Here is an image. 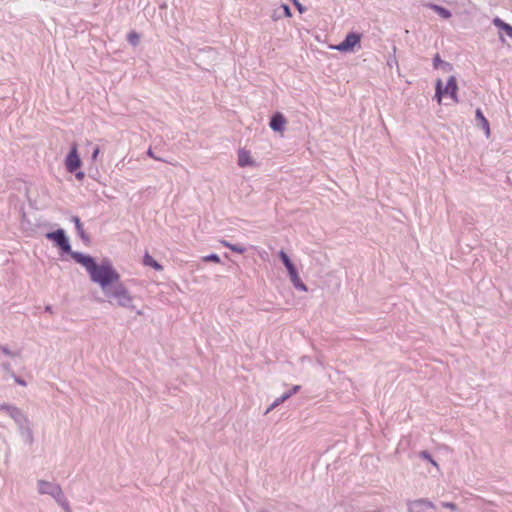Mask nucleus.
<instances>
[{"label":"nucleus","instance_id":"f257e3e1","mask_svg":"<svg viewBox=\"0 0 512 512\" xmlns=\"http://www.w3.org/2000/svg\"><path fill=\"white\" fill-rule=\"evenodd\" d=\"M72 257L77 263L85 267L91 280L99 284L103 291L107 292L108 287L119 282L120 275L109 260L105 259L97 264L91 256L78 252L73 253Z\"/></svg>","mask_w":512,"mask_h":512},{"label":"nucleus","instance_id":"f03ea898","mask_svg":"<svg viewBox=\"0 0 512 512\" xmlns=\"http://www.w3.org/2000/svg\"><path fill=\"white\" fill-rule=\"evenodd\" d=\"M457 90H458L457 81L454 76H451L448 79L445 88H443L442 81L437 80L435 98L437 99V102L439 104H441L442 98L449 96L453 100V102L457 103L459 101L458 96H457Z\"/></svg>","mask_w":512,"mask_h":512},{"label":"nucleus","instance_id":"7ed1b4c3","mask_svg":"<svg viewBox=\"0 0 512 512\" xmlns=\"http://www.w3.org/2000/svg\"><path fill=\"white\" fill-rule=\"evenodd\" d=\"M279 257L282 260L286 269L288 270L290 280L293 283V285L295 286V288H297L301 291H307V286L301 280L298 272L296 271L294 264L291 262L288 255L284 251H280Z\"/></svg>","mask_w":512,"mask_h":512},{"label":"nucleus","instance_id":"20e7f679","mask_svg":"<svg viewBox=\"0 0 512 512\" xmlns=\"http://www.w3.org/2000/svg\"><path fill=\"white\" fill-rule=\"evenodd\" d=\"M279 257L282 260L286 269L288 270L290 280L293 283V285L295 286V288H297L301 291H307V286L301 280L298 272L296 271L294 264L291 262L288 255L284 251H280Z\"/></svg>","mask_w":512,"mask_h":512},{"label":"nucleus","instance_id":"39448f33","mask_svg":"<svg viewBox=\"0 0 512 512\" xmlns=\"http://www.w3.org/2000/svg\"><path fill=\"white\" fill-rule=\"evenodd\" d=\"M111 292H106L108 295L113 297L117 304L123 307L128 306L132 302V297L129 294L127 288L119 281L115 283Z\"/></svg>","mask_w":512,"mask_h":512},{"label":"nucleus","instance_id":"423d86ee","mask_svg":"<svg viewBox=\"0 0 512 512\" xmlns=\"http://www.w3.org/2000/svg\"><path fill=\"white\" fill-rule=\"evenodd\" d=\"M361 35L358 33H349L344 41L339 43L338 45L333 46L332 48L338 50L340 52H350L353 51L356 46L360 44Z\"/></svg>","mask_w":512,"mask_h":512},{"label":"nucleus","instance_id":"0eeeda50","mask_svg":"<svg viewBox=\"0 0 512 512\" xmlns=\"http://www.w3.org/2000/svg\"><path fill=\"white\" fill-rule=\"evenodd\" d=\"M81 164L82 162L78 154V146L76 143H73L70 152L65 159L66 169L70 173H74L78 168H80Z\"/></svg>","mask_w":512,"mask_h":512},{"label":"nucleus","instance_id":"6e6552de","mask_svg":"<svg viewBox=\"0 0 512 512\" xmlns=\"http://www.w3.org/2000/svg\"><path fill=\"white\" fill-rule=\"evenodd\" d=\"M47 238L56 242V244L61 247L65 252L70 251V244L65 236L63 230L59 229L55 232L48 233Z\"/></svg>","mask_w":512,"mask_h":512},{"label":"nucleus","instance_id":"1a4fd4ad","mask_svg":"<svg viewBox=\"0 0 512 512\" xmlns=\"http://www.w3.org/2000/svg\"><path fill=\"white\" fill-rule=\"evenodd\" d=\"M38 486H39V492L41 494H50L54 498H56L58 501L60 500L62 491L59 486L54 485L50 482H46V481H39Z\"/></svg>","mask_w":512,"mask_h":512},{"label":"nucleus","instance_id":"9d476101","mask_svg":"<svg viewBox=\"0 0 512 512\" xmlns=\"http://www.w3.org/2000/svg\"><path fill=\"white\" fill-rule=\"evenodd\" d=\"M286 125V119L281 113H276L270 121V127L276 132L282 133Z\"/></svg>","mask_w":512,"mask_h":512},{"label":"nucleus","instance_id":"9b49d317","mask_svg":"<svg viewBox=\"0 0 512 512\" xmlns=\"http://www.w3.org/2000/svg\"><path fill=\"white\" fill-rule=\"evenodd\" d=\"M238 165L241 167L252 166L254 161L250 155V152L245 149H241L238 152Z\"/></svg>","mask_w":512,"mask_h":512},{"label":"nucleus","instance_id":"f8f14e48","mask_svg":"<svg viewBox=\"0 0 512 512\" xmlns=\"http://www.w3.org/2000/svg\"><path fill=\"white\" fill-rule=\"evenodd\" d=\"M475 114H476V118L479 121L482 129L484 130V132L486 134V136L490 137V134H491L490 125H489V122L486 119V117L483 115L481 109H477Z\"/></svg>","mask_w":512,"mask_h":512},{"label":"nucleus","instance_id":"ddd939ff","mask_svg":"<svg viewBox=\"0 0 512 512\" xmlns=\"http://www.w3.org/2000/svg\"><path fill=\"white\" fill-rule=\"evenodd\" d=\"M143 264L145 266L152 267L157 271L163 270V266L158 263L150 254L146 253L143 257Z\"/></svg>","mask_w":512,"mask_h":512},{"label":"nucleus","instance_id":"4468645a","mask_svg":"<svg viewBox=\"0 0 512 512\" xmlns=\"http://www.w3.org/2000/svg\"><path fill=\"white\" fill-rule=\"evenodd\" d=\"M427 7L435 11L439 16H441L444 19H448L451 17V12L442 6L429 3L427 4Z\"/></svg>","mask_w":512,"mask_h":512},{"label":"nucleus","instance_id":"2eb2a0df","mask_svg":"<svg viewBox=\"0 0 512 512\" xmlns=\"http://www.w3.org/2000/svg\"><path fill=\"white\" fill-rule=\"evenodd\" d=\"M493 23L496 27L502 29L505 31V33L509 36V37H512V26L505 23L503 20H501L500 18H495L493 20Z\"/></svg>","mask_w":512,"mask_h":512},{"label":"nucleus","instance_id":"dca6fc26","mask_svg":"<svg viewBox=\"0 0 512 512\" xmlns=\"http://www.w3.org/2000/svg\"><path fill=\"white\" fill-rule=\"evenodd\" d=\"M220 243L229 248L230 250L236 252V253H239V254H243L245 252V248L242 247V246H238V245H234L226 240H221Z\"/></svg>","mask_w":512,"mask_h":512},{"label":"nucleus","instance_id":"f3484780","mask_svg":"<svg viewBox=\"0 0 512 512\" xmlns=\"http://www.w3.org/2000/svg\"><path fill=\"white\" fill-rule=\"evenodd\" d=\"M73 221L75 223V226H76V229H77L79 235L83 238L84 237V229H83L80 219L75 216V217H73Z\"/></svg>","mask_w":512,"mask_h":512},{"label":"nucleus","instance_id":"a211bd4d","mask_svg":"<svg viewBox=\"0 0 512 512\" xmlns=\"http://www.w3.org/2000/svg\"><path fill=\"white\" fill-rule=\"evenodd\" d=\"M127 38H128V41L133 45H136L139 41V35L135 31H131L128 34Z\"/></svg>","mask_w":512,"mask_h":512},{"label":"nucleus","instance_id":"6ab92c4d","mask_svg":"<svg viewBox=\"0 0 512 512\" xmlns=\"http://www.w3.org/2000/svg\"><path fill=\"white\" fill-rule=\"evenodd\" d=\"M203 260L204 261H211V262H215V263H219L220 262V258L216 254H211V255L205 256L203 258Z\"/></svg>","mask_w":512,"mask_h":512},{"label":"nucleus","instance_id":"aec40b11","mask_svg":"<svg viewBox=\"0 0 512 512\" xmlns=\"http://www.w3.org/2000/svg\"><path fill=\"white\" fill-rule=\"evenodd\" d=\"M291 396V393H287L283 396H281L280 398H278L272 405V407H275L277 406L278 404H280L281 402L285 401L286 399H288L289 397Z\"/></svg>","mask_w":512,"mask_h":512},{"label":"nucleus","instance_id":"412c9836","mask_svg":"<svg viewBox=\"0 0 512 512\" xmlns=\"http://www.w3.org/2000/svg\"><path fill=\"white\" fill-rule=\"evenodd\" d=\"M433 62H434V67L435 68H438L440 64H442V60L440 59V56L438 54L435 55L434 59H433Z\"/></svg>","mask_w":512,"mask_h":512},{"label":"nucleus","instance_id":"4be33fe9","mask_svg":"<svg viewBox=\"0 0 512 512\" xmlns=\"http://www.w3.org/2000/svg\"><path fill=\"white\" fill-rule=\"evenodd\" d=\"M292 1L300 13H303L305 11V8L297 0Z\"/></svg>","mask_w":512,"mask_h":512},{"label":"nucleus","instance_id":"5701e85b","mask_svg":"<svg viewBox=\"0 0 512 512\" xmlns=\"http://www.w3.org/2000/svg\"><path fill=\"white\" fill-rule=\"evenodd\" d=\"M99 153H100V149L98 147H96L92 153L93 161H96L98 159Z\"/></svg>","mask_w":512,"mask_h":512},{"label":"nucleus","instance_id":"b1692460","mask_svg":"<svg viewBox=\"0 0 512 512\" xmlns=\"http://www.w3.org/2000/svg\"><path fill=\"white\" fill-rule=\"evenodd\" d=\"M58 502L60 503V505H61L65 510H67L68 512H70V511H69V505H68V503H67V501H66V500H63V501H62V500H59Z\"/></svg>","mask_w":512,"mask_h":512},{"label":"nucleus","instance_id":"393cba45","mask_svg":"<svg viewBox=\"0 0 512 512\" xmlns=\"http://www.w3.org/2000/svg\"><path fill=\"white\" fill-rule=\"evenodd\" d=\"M283 9H284V13L287 17H291V11H290V8L287 6V5H284L283 6Z\"/></svg>","mask_w":512,"mask_h":512},{"label":"nucleus","instance_id":"a878e982","mask_svg":"<svg viewBox=\"0 0 512 512\" xmlns=\"http://www.w3.org/2000/svg\"><path fill=\"white\" fill-rule=\"evenodd\" d=\"M147 154H148V156H150L151 158H153L155 160H161L159 157L155 156V154L153 153V151L151 149H148Z\"/></svg>","mask_w":512,"mask_h":512},{"label":"nucleus","instance_id":"bb28decb","mask_svg":"<svg viewBox=\"0 0 512 512\" xmlns=\"http://www.w3.org/2000/svg\"><path fill=\"white\" fill-rule=\"evenodd\" d=\"M420 455H421L422 458H424V459H426L428 461H430L432 459L431 456L427 452H425V451L421 452Z\"/></svg>","mask_w":512,"mask_h":512},{"label":"nucleus","instance_id":"cd10ccee","mask_svg":"<svg viewBox=\"0 0 512 512\" xmlns=\"http://www.w3.org/2000/svg\"><path fill=\"white\" fill-rule=\"evenodd\" d=\"M443 506L452 510L456 509V505L454 503H444Z\"/></svg>","mask_w":512,"mask_h":512},{"label":"nucleus","instance_id":"c85d7f7f","mask_svg":"<svg viewBox=\"0 0 512 512\" xmlns=\"http://www.w3.org/2000/svg\"><path fill=\"white\" fill-rule=\"evenodd\" d=\"M299 389H300V386H298V385L294 386V387L292 388L291 392H290V393H291V395H293V394H295L296 392H298V391H299Z\"/></svg>","mask_w":512,"mask_h":512},{"label":"nucleus","instance_id":"c756f323","mask_svg":"<svg viewBox=\"0 0 512 512\" xmlns=\"http://www.w3.org/2000/svg\"><path fill=\"white\" fill-rule=\"evenodd\" d=\"M83 177H84V173L83 172H77L76 173V178L77 179L81 180V179H83Z\"/></svg>","mask_w":512,"mask_h":512},{"label":"nucleus","instance_id":"7c9ffc66","mask_svg":"<svg viewBox=\"0 0 512 512\" xmlns=\"http://www.w3.org/2000/svg\"><path fill=\"white\" fill-rule=\"evenodd\" d=\"M430 462L432 463L433 466H435L436 468H438V463L436 461H434L433 459L430 460Z\"/></svg>","mask_w":512,"mask_h":512},{"label":"nucleus","instance_id":"2f4dec72","mask_svg":"<svg viewBox=\"0 0 512 512\" xmlns=\"http://www.w3.org/2000/svg\"><path fill=\"white\" fill-rule=\"evenodd\" d=\"M445 65H446L449 69H451V65H450L449 63H445Z\"/></svg>","mask_w":512,"mask_h":512}]
</instances>
